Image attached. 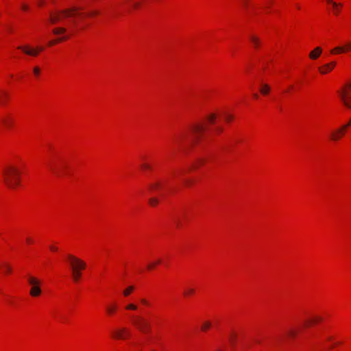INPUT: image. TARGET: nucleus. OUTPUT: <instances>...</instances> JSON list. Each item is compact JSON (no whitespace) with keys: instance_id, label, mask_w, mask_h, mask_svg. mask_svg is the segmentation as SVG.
Listing matches in <instances>:
<instances>
[{"instance_id":"32","label":"nucleus","mask_w":351,"mask_h":351,"mask_svg":"<svg viewBox=\"0 0 351 351\" xmlns=\"http://www.w3.org/2000/svg\"><path fill=\"white\" fill-rule=\"evenodd\" d=\"M327 1H328V3H332V7L334 8L335 12L337 13V12H338V9H337V8H338V6H339V4H337V3H335V2H333V1H332V0H327Z\"/></svg>"},{"instance_id":"11","label":"nucleus","mask_w":351,"mask_h":351,"mask_svg":"<svg viewBox=\"0 0 351 351\" xmlns=\"http://www.w3.org/2000/svg\"><path fill=\"white\" fill-rule=\"evenodd\" d=\"M1 122L5 127L10 128L12 125L14 120L10 115H5L1 118Z\"/></svg>"},{"instance_id":"41","label":"nucleus","mask_w":351,"mask_h":351,"mask_svg":"<svg viewBox=\"0 0 351 351\" xmlns=\"http://www.w3.org/2000/svg\"><path fill=\"white\" fill-rule=\"evenodd\" d=\"M141 302L143 304H145V305H148L149 304L148 302L145 299H141Z\"/></svg>"},{"instance_id":"3","label":"nucleus","mask_w":351,"mask_h":351,"mask_svg":"<svg viewBox=\"0 0 351 351\" xmlns=\"http://www.w3.org/2000/svg\"><path fill=\"white\" fill-rule=\"evenodd\" d=\"M132 324L141 332L147 333L150 330L149 321L142 316H134L132 317Z\"/></svg>"},{"instance_id":"4","label":"nucleus","mask_w":351,"mask_h":351,"mask_svg":"<svg viewBox=\"0 0 351 351\" xmlns=\"http://www.w3.org/2000/svg\"><path fill=\"white\" fill-rule=\"evenodd\" d=\"M339 95L344 106L351 108V82L346 84L339 92Z\"/></svg>"},{"instance_id":"17","label":"nucleus","mask_w":351,"mask_h":351,"mask_svg":"<svg viewBox=\"0 0 351 351\" xmlns=\"http://www.w3.org/2000/svg\"><path fill=\"white\" fill-rule=\"evenodd\" d=\"M81 271L82 270L72 271V277L75 282H77L80 279L82 275Z\"/></svg>"},{"instance_id":"6","label":"nucleus","mask_w":351,"mask_h":351,"mask_svg":"<svg viewBox=\"0 0 351 351\" xmlns=\"http://www.w3.org/2000/svg\"><path fill=\"white\" fill-rule=\"evenodd\" d=\"M28 282L31 285L29 294L33 297H37L41 293V289L40 287V282L38 279L33 276L28 278Z\"/></svg>"},{"instance_id":"13","label":"nucleus","mask_w":351,"mask_h":351,"mask_svg":"<svg viewBox=\"0 0 351 351\" xmlns=\"http://www.w3.org/2000/svg\"><path fill=\"white\" fill-rule=\"evenodd\" d=\"M322 49L319 47H317L313 51L309 53V58L312 60L317 59L322 53Z\"/></svg>"},{"instance_id":"5","label":"nucleus","mask_w":351,"mask_h":351,"mask_svg":"<svg viewBox=\"0 0 351 351\" xmlns=\"http://www.w3.org/2000/svg\"><path fill=\"white\" fill-rule=\"evenodd\" d=\"M67 259L71 267V271L83 270L86 268V265L85 262L73 255L69 254Z\"/></svg>"},{"instance_id":"26","label":"nucleus","mask_w":351,"mask_h":351,"mask_svg":"<svg viewBox=\"0 0 351 351\" xmlns=\"http://www.w3.org/2000/svg\"><path fill=\"white\" fill-rule=\"evenodd\" d=\"M159 202V200L158 198L156 197H151L149 199V204L152 206H155L156 204H158Z\"/></svg>"},{"instance_id":"51","label":"nucleus","mask_w":351,"mask_h":351,"mask_svg":"<svg viewBox=\"0 0 351 351\" xmlns=\"http://www.w3.org/2000/svg\"><path fill=\"white\" fill-rule=\"evenodd\" d=\"M177 225L179 226L180 225V222L179 221H177Z\"/></svg>"},{"instance_id":"39","label":"nucleus","mask_w":351,"mask_h":351,"mask_svg":"<svg viewBox=\"0 0 351 351\" xmlns=\"http://www.w3.org/2000/svg\"><path fill=\"white\" fill-rule=\"evenodd\" d=\"M185 135H186L185 134H181L180 136L178 137L176 141H181L182 138H184L185 137Z\"/></svg>"},{"instance_id":"47","label":"nucleus","mask_w":351,"mask_h":351,"mask_svg":"<svg viewBox=\"0 0 351 351\" xmlns=\"http://www.w3.org/2000/svg\"><path fill=\"white\" fill-rule=\"evenodd\" d=\"M253 97H254L255 99H258V94H256V93H254V94L253 95Z\"/></svg>"},{"instance_id":"27","label":"nucleus","mask_w":351,"mask_h":351,"mask_svg":"<svg viewBox=\"0 0 351 351\" xmlns=\"http://www.w3.org/2000/svg\"><path fill=\"white\" fill-rule=\"evenodd\" d=\"M250 40L255 47H256L258 45L259 40L257 37L252 36L250 37Z\"/></svg>"},{"instance_id":"16","label":"nucleus","mask_w":351,"mask_h":351,"mask_svg":"<svg viewBox=\"0 0 351 351\" xmlns=\"http://www.w3.org/2000/svg\"><path fill=\"white\" fill-rule=\"evenodd\" d=\"M343 134H344V132L339 133L338 129H337L336 131L332 132L331 139L333 141H338L339 139H340L341 138V136L343 135Z\"/></svg>"},{"instance_id":"43","label":"nucleus","mask_w":351,"mask_h":351,"mask_svg":"<svg viewBox=\"0 0 351 351\" xmlns=\"http://www.w3.org/2000/svg\"><path fill=\"white\" fill-rule=\"evenodd\" d=\"M243 4L245 7H247L248 5V0H242Z\"/></svg>"},{"instance_id":"22","label":"nucleus","mask_w":351,"mask_h":351,"mask_svg":"<svg viewBox=\"0 0 351 351\" xmlns=\"http://www.w3.org/2000/svg\"><path fill=\"white\" fill-rule=\"evenodd\" d=\"M322 320V318L321 317H315V318H313V319H311L310 320H306L304 322V325L306 326H308L310 324H315L317 322H319V321H321Z\"/></svg>"},{"instance_id":"50","label":"nucleus","mask_w":351,"mask_h":351,"mask_svg":"<svg viewBox=\"0 0 351 351\" xmlns=\"http://www.w3.org/2000/svg\"><path fill=\"white\" fill-rule=\"evenodd\" d=\"M256 342L259 343H260V341L259 340H256Z\"/></svg>"},{"instance_id":"24","label":"nucleus","mask_w":351,"mask_h":351,"mask_svg":"<svg viewBox=\"0 0 351 351\" xmlns=\"http://www.w3.org/2000/svg\"><path fill=\"white\" fill-rule=\"evenodd\" d=\"M161 186V183L159 182H156L155 183L151 184L149 188L151 190H158L160 189Z\"/></svg>"},{"instance_id":"36","label":"nucleus","mask_w":351,"mask_h":351,"mask_svg":"<svg viewBox=\"0 0 351 351\" xmlns=\"http://www.w3.org/2000/svg\"><path fill=\"white\" fill-rule=\"evenodd\" d=\"M216 118V115L215 114H211L208 116V119L211 123H213L215 122Z\"/></svg>"},{"instance_id":"20","label":"nucleus","mask_w":351,"mask_h":351,"mask_svg":"<svg viewBox=\"0 0 351 351\" xmlns=\"http://www.w3.org/2000/svg\"><path fill=\"white\" fill-rule=\"evenodd\" d=\"M66 32V29L65 27H56L53 29V33L56 35H59L61 34H64Z\"/></svg>"},{"instance_id":"35","label":"nucleus","mask_w":351,"mask_h":351,"mask_svg":"<svg viewBox=\"0 0 351 351\" xmlns=\"http://www.w3.org/2000/svg\"><path fill=\"white\" fill-rule=\"evenodd\" d=\"M297 334V330L291 329L288 332V335L294 337Z\"/></svg>"},{"instance_id":"29","label":"nucleus","mask_w":351,"mask_h":351,"mask_svg":"<svg viewBox=\"0 0 351 351\" xmlns=\"http://www.w3.org/2000/svg\"><path fill=\"white\" fill-rule=\"evenodd\" d=\"M127 1L130 6L133 7L134 8H138V4H139L138 2H136L134 0H127Z\"/></svg>"},{"instance_id":"15","label":"nucleus","mask_w":351,"mask_h":351,"mask_svg":"<svg viewBox=\"0 0 351 351\" xmlns=\"http://www.w3.org/2000/svg\"><path fill=\"white\" fill-rule=\"evenodd\" d=\"M270 91V86L267 84H263L260 88V92L264 95H267Z\"/></svg>"},{"instance_id":"19","label":"nucleus","mask_w":351,"mask_h":351,"mask_svg":"<svg viewBox=\"0 0 351 351\" xmlns=\"http://www.w3.org/2000/svg\"><path fill=\"white\" fill-rule=\"evenodd\" d=\"M228 339L231 346L234 347L237 342V335L235 333L232 332L230 335Z\"/></svg>"},{"instance_id":"52","label":"nucleus","mask_w":351,"mask_h":351,"mask_svg":"<svg viewBox=\"0 0 351 351\" xmlns=\"http://www.w3.org/2000/svg\"><path fill=\"white\" fill-rule=\"evenodd\" d=\"M218 351H221V350H218Z\"/></svg>"},{"instance_id":"14","label":"nucleus","mask_w":351,"mask_h":351,"mask_svg":"<svg viewBox=\"0 0 351 351\" xmlns=\"http://www.w3.org/2000/svg\"><path fill=\"white\" fill-rule=\"evenodd\" d=\"M48 166H49V168L50 169V170L56 175H57L58 176L62 175L61 169L56 165H53L51 162H49L48 164Z\"/></svg>"},{"instance_id":"7","label":"nucleus","mask_w":351,"mask_h":351,"mask_svg":"<svg viewBox=\"0 0 351 351\" xmlns=\"http://www.w3.org/2000/svg\"><path fill=\"white\" fill-rule=\"evenodd\" d=\"M18 49L21 50L25 54L29 56H37L40 51H43L44 48L43 47H37L35 48L31 47L29 45L19 46Z\"/></svg>"},{"instance_id":"34","label":"nucleus","mask_w":351,"mask_h":351,"mask_svg":"<svg viewBox=\"0 0 351 351\" xmlns=\"http://www.w3.org/2000/svg\"><path fill=\"white\" fill-rule=\"evenodd\" d=\"M161 261L160 260H158L157 261L156 263H152V264H149L147 265V268L149 269H153L156 265L160 263Z\"/></svg>"},{"instance_id":"45","label":"nucleus","mask_w":351,"mask_h":351,"mask_svg":"<svg viewBox=\"0 0 351 351\" xmlns=\"http://www.w3.org/2000/svg\"><path fill=\"white\" fill-rule=\"evenodd\" d=\"M38 4L41 6L43 4V0H38Z\"/></svg>"},{"instance_id":"21","label":"nucleus","mask_w":351,"mask_h":351,"mask_svg":"<svg viewBox=\"0 0 351 351\" xmlns=\"http://www.w3.org/2000/svg\"><path fill=\"white\" fill-rule=\"evenodd\" d=\"M68 38H69V36H63V37H61V38H58L57 40H51V41H49V43H48V45H49V46H52V45H53L56 44L58 42H61V41H62V40H65L68 39Z\"/></svg>"},{"instance_id":"37","label":"nucleus","mask_w":351,"mask_h":351,"mask_svg":"<svg viewBox=\"0 0 351 351\" xmlns=\"http://www.w3.org/2000/svg\"><path fill=\"white\" fill-rule=\"evenodd\" d=\"M33 71L35 75H38L40 73V69L36 66L34 68Z\"/></svg>"},{"instance_id":"23","label":"nucleus","mask_w":351,"mask_h":351,"mask_svg":"<svg viewBox=\"0 0 351 351\" xmlns=\"http://www.w3.org/2000/svg\"><path fill=\"white\" fill-rule=\"evenodd\" d=\"M351 125V119L347 124L342 125L341 128L338 129L339 133L345 132V131Z\"/></svg>"},{"instance_id":"49","label":"nucleus","mask_w":351,"mask_h":351,"mask_svg":"<svg viewBox=\"0 0 351 351\" xmlns=\"http://www.w3.org/2000/svg\"><path fill=\"white\" fill-rule=\"evenodd\" d=\"M203 162H204L203 159H201V160H199V163H203Z\"/></svg>"},{"instance_id":"44","label":"nucleus","mask_w":351,"mask_h":351,"mask_svg":"<svg viewBox=\"0 0 351 351\" xmlns=\"http://www.w3.org/2000/svg\"><path fill=\"white\" fill-rule=\"evenodd\" d=\"M50 250L52 251H56L58 248L55 246H50Z\"/></svg>"},{"instance_id":"28","label":"nucleus","mask_w":351,"mask_h":351,"mask_svg":"<svg viewBox=\"0 0 351 351\" xmlns=\"http://www.w3.org/2000/svg\"><path fill=\"white\" fill-rule=\"evenodd\" d=\"M125 308L127 310H132V311H136L137 310L138 308V306L137 305L133 304V303H130V304H128L126 306H125Z\"/></svg>"},{"instance_id":"42","label":"nucleus","mask_w":351,"mask_h":351,"mask_svg":"<svg viewBox=\"0 0 351 351\" xmlns=\"http://www.w3.org/2000/svg\"><path fill=\"white\" fill-rule=\"evenodd\" d=\"M21 8H22L23 10L26 11V10H28V6L27 5H25V4H23V5H22Z\"/></svg>"},{"instance_id":"10","label":"nucleus","mask_w":351,"mask_h":351,"mask_svg":"<svg viewBox=\"0 0 351 351\" xmlns=\"http://www.w3.org/2000/svg\"><path fill=\"white\" fill-rule=\"evenodd\" d=\"M336 65L335 62H331L330 63L324 64L323 66L319 68V71L322 74H326L331 71Z\"/></svg>"},{"instance_id":"30","label":"nucleus","mask_w":351,"mask_h":351,"mask_svg":"<svg viewBox=\"0 0 351 351\" xmlns=\"http://www.w3.org/2000/svg\"><path fill=\"white\" fill-rule=\"evenodd\" d=\"M117 309V306L115 305L114 306H108L107 307V312L109 314H112Z\"/></svg>"},{"instance_id":"38","label":"nucleus","mask_w":351,"mask_h":351,"mask_svg":"<svg viewBox=\"0 0 351 351\" xmlns=\"http://www.w3.org/2000/svg\"><path fill=\"white\" fill-rule=\"evenodd\" d=\"M232 119H233V117L230 114H226L225 116V119L227 121H230L231 120H232Z\"/></svg>"},{"instance_id":"46","label":"nucleus","mask_w":351,"mask_h":351,"mask_svg":"<svg viewBox=\"0 0 351 351\" xmlns=\"http://www.w3.org/2000/svg\"><path fill=\"white\" fill-rule=\"evenodd\" d=\"M27 242L28 243H32L33 242V241L32 240V239H30V238H27Z\"/></svg>"},{"instance_id":"9","label":"nucleus","mask_w":351,"mask_h":351,"mask_svg":"<svg viewBox=\"0 0 351 351\" xmlns=\"http://www.w3.org/2000/svg\"><path fill=\"white\" fill-rule=\"evenodd\" d=\"M351 49V42L350 43H347L345 46L343 47H337L335 48H334L333 49H332L330 51V53L332 54H336V53H344V52H346L348 51L349 49Z\"/></svg>"},{"instance_id":"31","label":"nucleus","mask_w":351,"mask_h":351,"mask_svg":"<svg viewBox=\"0 0 351 351\" xmlns=\"http://www.w3.org/2000/svg\"><path fill=\"white\" fill-rule=\"evenodd\" d=\"M194 291L195 290L192 288H189V289H186L184 292V294L185 295H191V294H193L194 293Z\"/></svg>"},{"instance_id":"48","label":"nucleus","mask_w":351,"mask_h":351,"mask_svg":"<svg viewBox=\"0 0 351 351\" xmlns=\"http://www.w3.org/2000/svg\"><path fill=\"white\" fill-rule=\"evenodd\" d=\"M217 130H218L219 132H221V131H222V129H221V128H218V129H217Z\"/></svg>"},{"instance_id":"18","label":"nucleus","mask_w":351,"mask_h":351,"mask_svg":"<svg viewBox=\"0 0 351 351\" xmlns=\"http://www.w3.org/2000/svg\"><path fill=\"white\" fill-rule=\"evenodd\" d=\"M8 98V94L3 90L0 91V105L3 104Z\"/></svg>"},{"instance_id":"12","label":"nucleus","mask_w":351,"mask_h":351,"mask_svg":"<svg viewBox=\"0 0 351 351\" xmlns=\"http://www.w3.org/2000/svg\"><path fill=\"white\" fill-rule=\"evenodd\" d=\"M128 332L125 328H121L120 330H117L114 332V336L118 339H125L128 335Z\"/></svg>"},{"instance_id":"33","label":"nucleus","mask_w":351,"mask_h":351,"mask_svg":"<svg viewBox=\"0 0 351 351\" xmlns=\"http://www.w3.org/2000/svg\"><path fill=\"white\" fill-rule=\"evenodd\" d=\"M210 326V323L208 322H204L202 326V330H207L208 328H209Z\"/></svg>"},{"instance_id":"40","label":"nucleus","mask_w":351,"mask_h":351,"mask_svg":"<svg viewBox=\"0 0 351 351\" xmlns=\"http://www.w3.org/2000/svg\"><path fill=\"white\" fill-rule=\"evenodd\" d=\"M142 168H143L145 169H149L150 166L148 164H143V165H142Z\"/></svg>"},{"instance_id":"1","label":"nucleus","mask_w":351,"mask_h":351,"mask_svg":"<svg viewBox=\"0 0 351 351\" xmlns=\"http://www.w3.org/2000/svg\"><path fill=\"white\" fill-rule=\"evenodd\" d=\"M99 12L97 11H92L90 12H83L82 8L80 7H72L50 14L49 21L52 24H55L58 22H62L66 19H71L69 23L75 25L77 23L76 17H84V16H92L97 15Z\"/></svg>"},{"instance_id":"25","label":"nucleus","mask_w":351,"mask_h":351,"mask_svg":"<svg viewBox=\"0 0 351 351\" xmlns=\"http://www.w3.org/2000/svg\"><path fill=\"white\" fill-rule=\"evenodd\" d=\"M134 289V287L133 286H130L127 289H125L123 291V295L125 296H128Z\"/></svg>"},{"instance_id":"2","label":"nucleus","mask_w":351,"mask_h":351,"mask_svg":"<svg viewBox=\"0 0 351 351\" xmlns=\"http://www.w3.org/2000/svg\"><path fill=\"white\" fill-rule=\"evenodd\" d=\"M3 180L5 184L10 189H14L20 183L19 170L11 165L5 167L2 171Z\"/></svg>"},{"instance_id":"8","label":"nucleus","mask_w":351,"mask_h":351,"mask_svg":"<svg viewBox=\"0 0 351 351\" xmlns=\"http://www.w3.org/2000/svg\"><path fill=\"white\" fill-rule=\"evenodd\" d=\"M204 127L201 124H196L191 127L192 141H196L202 136L204 131Z\"/></svg>"}]
</instances>
